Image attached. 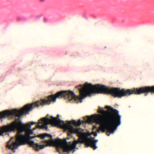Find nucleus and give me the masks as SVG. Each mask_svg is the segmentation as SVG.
<instances>
[{
    "label": "nucleus",
    "mask_w": 154,
    "mask_h": 154,
    "mask_svg": "<svg viewBox=\"0 0 154 154\" xmlns=\"http://www.w3.org/2000/svg\"><path fill=\"white\" fill-rule=\"evenodd\" d=\"M69 138H67V139H68Z\"/></svg>",
    "instance_id": "6ab92c4d"
},
{
    "label": "nucleus",
    "mask_w": 154,
    "mask_h": 154,
    "mask_svg": "<svg viewBox=\"0 0 154 154\" xmlns=\"http://www.w3.org/2000/svg\"><path fill=\"white\" fill-rule=\"evenodd\" d=\"M34 124L32 122L31 124L24 125L21 122H18L16 120L14 122L9 125L1 127L0 129V136H3L4 133H8L12 131H17L16 138V142L14 141V138L12 137L8 142L7 147L13 150L17 148L18 146L24 145L26 143L30 146L32 147L34 149L38 151V145L35 143L33 141L30 140L31 138L34 137H31L30 135L33 133L31 129V126Z\"/></svg>",
    "instance_id": "f257e3e1"
},
{
    "label": "nucleus",
    "mask_w": 154,
    "mask_h": 154,
    "mask_svg": "<svg viewBox=\"0 0 154 154\" xmlns=\"http://www.w3.org/2000/svg\"><path fill=\"white\" fill-rule=\"evenodd\" d=\"M94 139V138H89L86 137L84 139L83 142L85 143V145L87 147L91 146L94 150L97 148L96 144L98 140Z\"/></svg>",
    "instance_id": "6e6552de"
},
{
    "label": "nucleus",
    "mask_w": 154,
    "mask_h": 154,
    "mask_svg": "<svg viewBox=\"0 0 154 154\" xmlns=\"http://www.w3.org/2000/svg\"><path fill=\"white\" fill-rule=\"evenodd\" d=\"M91 134H93L95 137L97 135V132L92 131Z\"/></svg>",
    "instance_id": "9b49d317"
},
{
    "label": "nucleus",
    "mask_w": 154,
    "mask_h": 154,
    "mask_svg": "<svg viewBox=\"0 0 154 154\" xmlns=\"http://www.w3.org/2000/svg\"><path fill=\"white\" fill-rule=\"evenodd\" d=\"M36 127L37 128H38V123H37V125H36Z\"/></svg>",
    "instance_id": "dca6fc26"
},
{
    "label": "nucleus",
    "mask_w": 154,
    "mask_h": 154,
    "mask_svg": "<svg viewBox=\"0 0 154 154\" xmlns=\"http://www.w3.org/2000/svg\"><path fill=\"white\" fill-rule=\"evenodd\" d=\"M50 124L53 126H58L60 128L67 130L69 136L72 134H77L79 136H82L83 133L78 128H75L70 124H66L64 122L58 118L51 117L50 119L47 117H45L41 120H39V129L48 130V125Z\"/></svg>",
    "instance_id": "20e7f679"
},
{
    "label": "nucleus",
    "mask_w": 154,
    "mask_h": 154,
    "mask_svg": "<svg viewBox=\"0 0 154 154\" xmlns=\"http://www.w3.org/2000/svg\"><path fill=\"white\" fill-rule=\"evenodd\" d=\"M149 92L154 93V86L145 87V96L147 95V94Z\"/></svg>",
    "instance_id": "1a4fd4ad"
},
{
    "label": "nucleus",
    "mask_w": 154,
    "mask_h": 154,
    "mask_svg": "<svg viewBox=\"0 0 154 154\" xmlns=\"http://www.w3.org/2000/svg\"><path fill=\"white\" fill-rule=\"evenodd\" d=\"M63 97L64 99H68L69 102L75 101L79 97L76 96L74 93L70 91H62L58 92L54 96L52 95L48 96L47 99H41L39 100L40 105L43 106L44 105H49L52 101L54 102L56 101L57 98H60Z\"/></svg>",
    "instance_id": "39448f33"
},
{
    "label": "nucleus",
    "mask_w": 154,
    "mask_h": 154,
    "mask_svg": "<svg viewBox=\"0 0 154 154\" xmlns=\"http://www.w3.org/2000/svg\"><path fill=\"white\" fill-rule=\"evenodd\" d=\"M72 123L74 125H75L76 126V122L74 120L72 122Z\"/></svg>",
    "instance_id": "ddd939ff"
},
{
    "label": "nucleus",
    "mask_w": 154,
    "mask_h": 154,
    "mask_svg": "<svg viewBox=\"0 0 154 154\" xmlns=\"http://www.w3.org/2000/svg\"><path fill=\"white\" fill-rule=\"evenodd\" d=\"M82 85H80L78 86H76L75 87V88H82Z\"/></svg>",
    "instance_id": "f8f14e48"
},
{
    "label": "nucleus",
    "mask_w": 154,
    "mask_h": 154,
    "mask_svg": "<svg viewBox=\"0 0 154 154\" xmlns=\"http://www.w3.org/2000/svg\"><path fill=\"white\" fill-rule=\"evenodd\" d=\"M39 137L45 139V141L42 142L41 145H39V150L47 146H54L56 147L57 152L59 153L62 152L69 153L75 149L77 144L82 143L80 140H75L71 144L72 142L70 141L68 143L65 138L63 140L60 138L56 139L54 141L51 135L46 133L39 134Z\"/></svg>",
    "instance_id": "f03ea898"
},
{
    "label": "nucleus",
    "mask_w": 154,
    "mask_h": 154,
    "mask_svg": "<svg viewBox=\"0 0 154 154\" xmlns=\"http://www.w3.org/2000/svg\"><path fill=\"white\" fill-rule=\"evenodd\" d=\"M96 128H97L96 126H93V127L92 128V130H94V129H96Z\"/></svg>",
    "instance_id": "4468645a"
},
{
    "label": "nucleus",
    "mask_w": 154,
    "mask_h": 154,
    "mask_svg": "<svg viewBox=\"0 0 154 154\" xmlns=\"http://www.w3.org/2000/svg\"><path fill=\"white\" fill-rule=\"evenodd\" d=\"M103 116L102 115H95L92 116L91 117H88L86 121H82V123H92L93 122H96L98 123H101L102 122V119Z\"/></svg>",
    "instance_id": "0eeeda50"
},
{
    "label": "nucleus",
    "mask_w": 154,
    "mask_h": 154,
    "mask_svg": "<svg viewBox=\"0 0 154 154\" xmlns=\"http://www.w3.org/2000/svg\"><path fill=\"white\" fill-rule=\"evenodd\" d=\"M38 101H37L35 103H32L31 104L28 103L19 110L15 109L11 111L6 110L0 112V119L5 118L7 116L9 119H12L17 117H20L24 114H29V112L31 111L34 107L38 106Z\"/></svg>",
    "instance_id": "423d86ee"
},
{
    "label": "nucleus",
    "mask_w": 154,
    "mask_h": 154,
    "mask_svg": "<svg viewBox=\"0 0 154 154\" xmlns=\"http://www.w3.org/2000/svg\"><path fill=\"white\" fill-rule=\"evenodd\" d=\"M82 124L81 122V120L79 119L78 121V122H76V126H79L81 124Z\"/></svg>",
    "instance_id": "9d476101"
},
{
    "label": "nucleus",
    "mask_w": 154,
    "mask_h": 154,
    "mask_svg": "<svg viewBox=\"0 0 154 154\" xmlns=\"http://www.w3.org/2000/svg\"><path fill=\"white\" fill-rule=\"evenodd\" d=\"M37 137H38V135H37Z\"/></svg>",
    "instance_id": "a211bd4d"
},
{
    "label": "nucleus",
    "mask_w": 154,
    "mask_h": 154,
    "mask_svg": "<svg viewBox=\"0 0 154 154\" xmlns=\"http://www.w3.org/2000/svg\"><path fill=\"white\" fill-rule=\"evenodd\" d=\"M40 1L42 2H44L45 0H40Z\"/></svg>",
    "instance_id": "f3484780"
},
{
    "label": "nucleus",
    "mask_w": 154,
    "mask_h": 154,
    "mask_svg": "<svg viewBox=\"0 0 154 154\" xmlns=\"http://www.w3.org/2000/svg\"><path fill=\"white\" fill-rule=\"evenodd\" d=\"M106 108L108 111H105L100 108L98 112L102 115L103 117L100 129L103 132L107 130L106 134L109 136L110 133H112L116 129L117 127L121 123V116L119 115V111L116 109L109 106H106Z\"/></svg>",
    "instance_id": "7ed1b4c3"
},
{
    "label": "nucleus",
    "mask_w": 154,
    "mask_h": 154,
    "mask_svg": "<svg viewBox=\"0 0 154 154\" xmlns=\"http://www.w3.org/2000/svg\"><path fill=\"white\" fill-rule=\"evenodd\" d=\"M100 130V129H97V132H99Z\"/></svg>",
    "instance_id": "2eb2a0df"
}]
</instances>
